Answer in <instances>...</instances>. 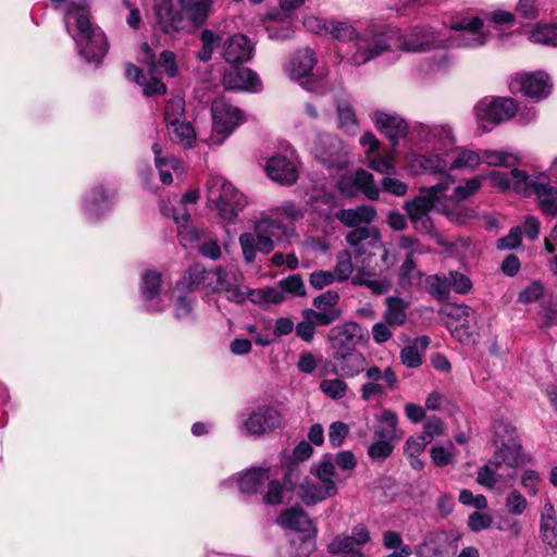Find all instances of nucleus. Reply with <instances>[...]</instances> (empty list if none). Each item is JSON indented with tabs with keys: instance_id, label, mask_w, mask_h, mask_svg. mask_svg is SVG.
<instances>
[{
	"instance_id": "f257e3e1",
	"label": "nucleus",
	"mask_w": 557,
	"mask_h": 557,
	"mask_svg": "<svg viewBox=\"0 0 557 557\" xmlns=\"http://www.w3.org/2000/svg\"><path fill=\"white\" fill-rule=\"evenodd\" d=\"M409 137L417 151L405 156L406 169L414 175L444 173L446 158L456 144L453 126L448 123L418 122L411 126Z\"/></svg>"
},
{
	"instance_id": "f03ea898",
	"label": "nucleus",
	"mask_w": 557,
	"mask_h": 557,
	"mask_svg": "<svg viewBox=\"0 0 557 557\" xmlns=\"http://www.w3.org/2000/svg\"><path fill=\"white\" fill-rule=\"evenodd\" d=\"M63 14L67 34L88 63L99 64L108 52L106 34L90 20L89 0H51Z\"/></svg>"
},
{
	"instance_id": "7ed1b4c3",
	"label": "nucleus",
	"mask_w": 557,
	"mask_h": 557,
	"mask_svg": "<svg viewBox=\"0 0 557 557\" xmlns=\"http://www.w3.org/2000/svg\"><path fill=\"white\" fill-rule=\"evenodd\" d=\"M181 9L175 8L173 0H153V29L171 39L184 32L187 25L193 28L202 26L211 11L214 0H178Z\"/></svg>"
},
{
	"instance_id": "20e7f679",
	"label": "nucleus",
	"mask_w": 557,
	"mask_h": 557,
	"mask_svg": "<svg viewBox=\"0 0 557 557\" xmlns=\"http://www.w3.org/2000/svg\"><path fill=\"white\" fill-rule=\"evenodd\" d=\"M515 22V14L505 10H495L485 14L484 18L467 12L454 16L449 27L457 32L458 48L478 49L495 37H503L502 27Z\"/></svg>"
},
{
	"instance_id": "39448f33",
	"label": "nucleus",
	"mask_w": 557,
	"mask_h": 557,
	"mask_svg": "<svg viewBox=\"0 0 557 557\" xmlns=\"http://www.w3.org/2000/svg\"><path fill=\"white\" fill-rule=\"evenodd\" d=\"M346 242L354 249L355 258L358 263L356 274L351 283L356 286H364L374 295H383L392 287V282L387 277H377V273L370 267V262L364 257L367 246L381 248V237L376 230L369 227H357L346 235Z\"/></svg>"
},
{
	"instance_id": "423d86ee",
	"label": "nucleus",
	"mask_w": 557,
	"mask_h": 557,
	"mask_svg": "<svg viewBox=\"0 0 557 557\" xmlns=\"http://www.w3.org/2000/svg\"><path fill=\"white\" fill-rule=\"evenodd\" d=\"M288 227L270 210L262 212L253 222V232L242 233L238 243L246 263H253L258 253L269 255L288 236Z\"/></svg>"
},
{
	"instance_id": "0eeeda50",
	"label": "nucleus",
	"mask_w": 557,
	"mask_h": 557,
	"mask_svg": "<svg viewBox=\"0 0 557 557\" xmlns=\"http://www.w3.org/2000/svg\"><path fill=\"white\" fill-rule=\"evenodd\" d=\"M382 547L391 552L383 557H453L447 544V536L442 531L426 533L413 548L406 544L401 533L385 530L382 533Z\"/></svg>"
},
{
	"instance_id": "6e6552de",
	"label": "nucleus",
	"mask_w": 557,
	"mask_h": 557,
	"mask_svg": "<svg viewBox=\"0 0 557 557\" xmlns=\"http://www.w3.org/2000/svg\"><path fill=\"white\" fill-rule=\"evenodd\" d=\"M515 191L525 198H534L540 211L550 218H557V183L544 172L515 171Z\"/></svg>"
},
{
	"instance_id": "1a4fd4ad",
	"label": "nucleus",
	"mask_w": 557,
	"mask_h": 557,
	"mask_svg": "<svg viewBox=\"0 0 557 557\" xmlns=\"http://www.w3.org/2000/svg\"><path fill=\"white\" fill-rule=\"evenodd\" d=\"M454 183V177L447 175L434 186L422 188L419 196L406 202L405 210L418 231L423 233L431 231L432 223L428 212L432 209L443 211L448 218H453V211H450L446 205L442 203V201L443 197L446 196V191L450 189Z\"/></svg>"
},
{
	"instance_id": "9d476101",
	"label": "nucleus",
	"mask_w": 557,
	"mask_h": 557,
	"mask_svg": "<svg viewBox=\"0 0 557 557\" xmlns=\"http://www.w3.org/2000/svg\"><path fill=\"white\" fill-rule=\"evenodd\" d=\"M206 190L209 208L227 223L235 222L248 205L247 197L221 175H211L207 181Z\"/></svg>"
},
{
	"instance_id": "9b49d317",
	"label": "nucleus",
	"mask_w": 557,
	"mask_h": 557,
	"mask_svg": "<svg viewBox=\"0 0 557 557\" xmlns=\"http://www.w3.org/2000/svg\"><path fill=\"white\" fill-rule=\"evenodd\" d=\"M397 38V28L369 25L360 29L349 62L355 66L366 64L395 47Z\"/></svg>"
},
{
	"instance_id": "f8f14e48",
	"label": "nucleus",
	"mask_w": 557,
	"mask_h": 557,
	"mask_svg": "<svg viewBox=\"0 0 557 557\" xmlns=\"http://www.w3.org/2000/svg\"><path fill=\"white\" fill-rule=\"evenodd\" d=\"M211 133L206 139L209 146L223 145L247 121L246 113L224 98L212 101Z\"/></svg>"
},
{
	"instance_id": "ddd939ff",
	"label": "nucleus",
	"mask_w": 557,
	"mask_h": 557,
	"mask_svg": "<svg viewBox=\"0 0 557 557\" xmlns=\"http://www.w3.org/2000/svg\"><path fill=\"white\" fill-rule=\"evenodd\" d=\"M493 444L496 450L493 463H506L516 469L524 462L521 444L516 428L508 421L496 420L492 426Z\"/></svg>"
},
{
	"instance_id": "4468645a",
	"label": "nucleus",
	"mask_w": 557,
	"mask_h": 557,
	"mask_svg": "<svg viewBox=\"0 0 557 557\" xmlns=\"http://www.w3.org/2000/svg\"><path fill=\"white\" fill-rule=\"evenodd\" d=\"M517 112V102L509 97H485L473 108L478 127L483 132H491L497 125L510 120Z\"/></svg>"
},
{
	"instance_id": "2eb2a0df",
	"label": "nucleus",
	"mask_w": 557,
	"mask_h": 557,
	"mask_svg": "<svg viewBox=\"0 0 557 557\" xmlns=\"http://www.w3.org/2000/svg\"><path fill=\"white\" fill-rule=\"evenodd\" d=\"M397 37L395 48L411 52L458 47L457 33L449 38H444L430 26H414L405 34L397 29Z\"/></svg>"
},
{
	"instance_id": "dca6fc26",
	"label": "nucleus",
	"mask_w": 557,
	"mask_h": 557,
	"mask_svg": "<svg viewBox=\"0 0 557 557\" xmlns=\"http://www.w3.org/2000/svg\"><path fill=\"white\" fill-rule=\"evenodd\" d=\"M312 151L315 159L331 175L339 173L349 164V149L336 135H319L314 141Z\"/></svg>"
},
{
	"instance_id": "f3484780",
	"label": "nucleus",
	"mask_w": 557,
	"mask_h": 557,
	"mask_svg": "<svg viewBox=\"0 0 557 557\" xmlns=\"http://www.w3.org/2000/svg\"><path fill=\"white\" fill-rule=\"evenodd\" d=\"M282 412L272 405H259L248 413H243L238 420V430L245 436L260 437L281 428Z\"/></svg>"
},
{
	"instance_id": "a211bd4d",
	"label": "nucleus",
	"mask_w": 557,
	"mask_h": 557,
	"mask_svg": "<svg viewBox=\"0 0 557 557\" xmlns=\"http://www.w3.org/2000/svg\"><path fill=\"white\" fill-rule=\"evenodd\" d=\"M209 293H223L227 300L236 304H243L247 298V289L243 284L240 276L232 268L218 267L211 271Z\"/></svg>"
},
{
	"instance_id": "6ab92c4d",
	"label": "nucleus",
	"mask_w": 557,
	"mask_h": 557,
	"mask_svg": "<svg viewBox=\"0 0 557 557\" xmlns=\"http://www.w3.org/2000/svg\"><path fill=\"white\" fill-rule=\"evenodd\" d=\"M338 301V293L327 290L313 299L314 309H305L302 317L306 320L317 322L319 326L330 325L342 315V309L337 306Z\"/></svg>"
},
{
	"instance_id": "aec40b11",
	"label": "nucleus",
	"mask_w": 557,
	"mask_h": 557,
	"mask_svg": "<svg viewBox=\"0 0 557 557\" xmlns=\"http://www.w3.org/2000/svg\"><path fill=\"white\" fill-rule=\"evenodd\" d=\"M509 88L512 92H520L523 96L540 101L546 98L552 88L549 77L545 72L517 74L511 78Z\"/></svg>"
},
{
	"instance_id": "412c9836",
	"label": "nucleus",
	"mask_w": 557,
	"mask_h": 557,
	"mask_svg": "<svg viewBox=\"0 0 557 557\" xmlns=\"http://www.w3.org/2000/svg\"><path fill=\"white\" fill-rule=\"evenodd\" d=\"M115 193L102 185L88 189L82 200V210L89 221H98L107 215L114 206Z\"/></svg>"
},
{
	"instance_id": "4be33fe9",
	"label": "nucleus",
	"mask_w": 557,
	"mask_h": 557,
	"mask_svg": "<svg viewBox=\"0 0 557 557\" xmlns=\"http://www.w3.org/2000/svg\"><path fill=\"white\" fill-rule=\"evenodd\" d=\"M364 376L367 382L361 386L360 394L366 401L385 395L388 389H395L398 383L397 375L391 367L381 370L372 366L366 370Z\"/></svg>"
},
{
	"instance_id": "5701e85b",
	"label": "nucleus",
	"mask_w": 557,
	"mask_h": 557,
	"mask_svg": "<svg viewBox=\"0 0 557 557\" xmlns=\"http://www.w3.org/2000/svg\"><path fill=\"white\" fill-rule=\"evenodd\" d=\"M362 338L361 326L351 321L332 327L327 334V342L334 352L352 351Z\"/></svg>"
},
{
	"instance_id": "b1692460",
	"label": "nucleus",
	"mask_w": 557,
	"mask_h": 557,
	"mask_svg": "<svg viewBox=\"0 0 557 557\" xmlns=\"http://www.w3.org/2000/svg\"><path fill=\"white\" fill-rule=\"evenodd\" d=\"M268 177L282 185H293L298 178V169L293 151L289 154H274L267 160Z\"/></svg>"
},
{
	"instance_id": "393cba45",
	"label": "nucleus",
	"mask_w": 557,
	"mask_h": 557,
	"mask_svg": "<svg viewBox=\"0 0 557 557\" xmlns=\"http://www.w3.org/2000/svg\"><path fill=\"white\" fill-rule=\"evenodd\" d=\"M273 470L271 467L250 468L245 472L224 480L222 486L228 487L236 483L242 494L252 495L258 493L263 487L265 481L273 476Z\"/></svg>"
},
{
	"instance_id": "a878e982",
	"label": "nucleus",
	"mask_w": 557,
	"mask_h": 557,
	"mask_svg": "<svg viewBox=\"0 0 557 557\" xmlns=\"http://www.w3.org/2000/svg\"><path fill=\"white\" fill-rule=\"evenodd\" d=\"M223 86L228 90L258 91L261 87V81L257 73L250 69L231 64V67L224 73Z\"/></svg>"
},
{
	"instance_id": "bb28decb",
	"label": "nucleus",
	"mask_w": 557,
	"mask_h": 557,
	"mask_svg": "<svg viewBox=\"0 0 557 557\" xmlns=\"http://www.w3.org/2000/svg\"><path fill=\"white\" fill-rule=\"evenodd\" d=\"M162 275L156 270H148L141 276V297L148 311H161L165 307L160 296Z\"/></svg>"
},
{
	"instance_id": "cd10ccee",
	"label": "nucleus",
	"mask_w": 557,
	"mask_h": 557,
	"mask_svg": "<svg viewBox=\"0 0 557 557\" xmlns=\"http://www.w3.org/2000/svg\"><path fill=\"white\" fill-rule=\"evenodd\" d=\"M352 188L348 186L349 181L343 178L338 183L339 189L348 195H352L355 191L362 193L368 199L376 200L380 197V188L374 181V176L362 169H359L350 178Z\"/></svg>"
},
{
	"instance_id": "c85d7f7f",
	"label": "nucleus",
	"mask_w": 557,
	"mask_h": 557,
	"mask_svg": "<svg viewBox=\"0 0 557 557\" xmlns=\"http://www.w3.org/2000/svg\"><path fill=\"white\" fill-rule=\"evenodd\" d=\"M161 210L165 216L172 218L177 224L180 243L185 248H191L200 240L199 231L188 224L190 215L186 209L181 208L180 211H177L175 208L163 206Z\"/></svg>"
},
{
	"instance_id": "c756f323",
	"label": "nucleus",
	"mask_w": 557,
	"mask_h": 557,
	"mask_svg": "<svg viewBox=\"0 0 557 557\" xmlns=\"http://www.w3.org/2000/svg\"><path fill=\"white\" fill-rule=\"evenodd\" d=\"M480 163H482V150L476 151L462 146L458 147L455 144L449 157L446 158L447 166L445 172L441 175H444L443 178H445L447 175H450L448 171L474 170Z\"/></svg>"
},
{
	"instance_id": "7c9ffc66",
	"label": "nucleus",
	"mask_w": 557,
	"mask_h": 557,
	"mask_svg": "<svg viewBox=\"0 0 557 557\" xmlns=\"http://www.w3.org/2000/svg\"><path fill=\"white\" fill-rule=\"evenodd\" d=\"M373 122L376 128L389 139L393 146H396L399 139L406 135L407 123L397 114L376 111L373 113Z\"/></svg>"
},
{
	"instance_id": "2f4dec72",
	"label": "nucleus",
	"mask_w": 557,
	"mask_h": 557,
	"mask_svg": "<svg viewBox=\"0 0 557 557\" xmlns=\"http://www.w3.org/2000/svg\"><path fill=\"white\" fill-rule=\"evenodd\" d=\"M211 271H207L201 264L190 265L177 282L175 293H191L196 289H203L209 293Z\"/></svg>"
},
{
	"instance_id": "473e14b6",
	"label": "nucleus",
	"mask_w": 557,
	"mask_h": 557,
	"mask_svg": "<svg viewBox=\"0 0 557 557\" xmlns=\"http://www.w3.org/2000/svg\"><path fill=\"white\" fill-rule=\"evenodd\" d=\"M253 46L242 34L231 36L223 45V58L230 64L243 63L251 59Z\"/></svg>"
},
{
	"instance_id": "72a5a7b5",
	"label": "nucleus",
	"mask_w": 557,
	"mask_h": 557,
	"mask_svg": "<svg viewBox=\"0 0 557 557\" xmlns=\"http://www.w3.org/2000/svg\"><path fill=\"white\" fill-rule=\"evenodd\" d=\"M311 473L320 482L321 486L331 497L338 493V485L344 481L341 473L336 471L335 465L330 458H324L318 462L311 470Z\"/></svg>"
},
{
	"instance_id": "f704fd0d",
	"label": "nucleus",
	"mask_w": 557,
	"mask_h": 557,
	"mask_svg": "<svg viewBox=\"0 0 557 557\" xmlns=\"http://www.w3.org/2000/svg\"><path fill=\"white\" fill-rule=\"evenodd\" d=\"M333 359L336 366L332 372L341 373L344 377H354L364 369L366 358L356 350L346 352H333Z\"/></svg>"
},
{
	"instance_id": "c9c22d12",
	"label": "nucleus",
	"mask_w": 557,
	"mask_h": 557,
	"mask_svg": "<svg viewBox=\"0 0 557 557\" xmlns=\"http://www.w3.org/2000/svg\"><path fill=\"white\" fill-rule=\"evenodd\" d=\"M522 160L523 154L512 147L482 150V163H485L490 166L517 169L516 166L520 164Z\"/></svg>"
},
{
	"instance_id": "e433bc0d",
	"label": "nucleus",
	"mask_w": 557,
	"mask_h": 557,
	"mask_svg": "<svg viewBox=\"0 0 557 557\" xmlns=\"http://www.w3.org/2000/svg\"><path fill=\"white\" fill-rule=\"evenodd\" d=\"M317 60L311 49L297 51L285 66V72L292 79H301L309 75Z\"/></svg>"
},
{
	"instance_id": "4c0bfd02",
	"label": "nucleus",
	"mask_w": 557,
	"mask_h": 557,
	"mask_svg": "<svg viewBox=\"0 0 557 557\" xmlns=\"http://www.w3.org/2000/svg\"><path fill=\"white\" fill-rule=\"evenodd\" d=\"M484 180V176H476L468 180L463 185H458L453 188V193L450 195H447L443 197V200H445L447 203V208L453 211V218L451 220H456L460 222L459 218L455 213V207L460 202L466 200L467 198L474 195L481 187L482 181Z\"/></svg>"
},
{
	"instance_id": "58836bf2",
	"label": "nucleus",
	"mask_w": 557,
	"mask_h": 557,
	"mask_svg": "<svg viewBox=\"0 0 557 557\" xmlns=\"http://www.w3.org/2000/svg\"><path fill=\"white\" fill-rule=\"evenodd\" d=\"M277 523L287 530L307 532L312 528V521L300 507L285 509L278 517Z\"/></svg>"
},
{
	"instance_id": "ea45409f",
	"label": "nucleus",
	"mask_w": 557,
	"mask_h": 557,
	"mask_svg": "<svg viewBox=\"0 0 557 557\" xmlns=\"http://www.w3.org/2000/svg\"><path fill=\"white\" fill-rule=\"evenodd\" d=\"M430 345L428 336L416 337L400 351V360L408 368H418L422 364L423 355Z\"/></svg>"
},
{
	"instance_id": "a19ab883",
	"label": "nucleus",
	"mask_w": 557,
	"mask_h": 557,
	"mask_svg": "<svg viewBox=\"0 0 557 557\" xmlns=\"http://www.w3.org/2000/svg\"><path fill=\"white\" fill-rule=\"evenodd\" d=\"M376 215V211L371 206H359L354 209H342L336 213V218L346 226L354 227L361 224H370Z\"/></svg>"
},
{
	"instance_id": "79ce46f5",
	"label": "nucleus",
	"mask_w": 557,
	"mask_h": 557,
	"mask_svg": "<svg viewBox=\"0 0 557 557\" xmlns=\"http://www.w3.org/2000/svg\"><path fill=\"white\" fill-rule=\"evenodd\" d=\"M336 113L338 127L348 135H355L359 129V122L351 101L347 98H338Z\"/></svg>"
},
{
	"instance_id": "37998d69",
	"label": "nucleus",
	"mask_w": 557,
	"mask_h": 557,
	"mask_svg": "<svg viewBox=\"0 0 557 557\" xmlns=\"http://www.w3.org/2000/svg\"><path fill=\"white\" fill-rule=\"evenodd\" d=\"M166 127L171 141L183 148H191L197 140L195 128L189 122L174 121Z\"/></svg>"
},
{
	"instance_id": "c03bdc74",
	"label": "nucleus",
	"mask_w": 557,
	"mask_h": 557,
	"mask_svg": "<svg viewBox=\"0 0 557 557\" xmlns=\"http://www.w3.org/2000/svg\"><path fill=\"white\" fill-rule=\"evenodd\" d=\"M379 426L374 431L375 437H382L389 441H397L403 436V431L398 428V416L396 412L385 409L377 418Z\"/></svg>"
},
{
	"instance_id": "a18cd8bd",
	"label": "nucleus",
	"mask_w": 557,
	"mask_h": 557,
	"mask_svg": "<svg viewBox=\"0 0 557 557\" xmlns=\"http://www.w3.org/2000/svg\"><path fill=\"white\" fill-rule=\"evenodd\" d=\"M386 309L384 320L389 325L400 326L407 320V309L409 302L398 296H389L385 299Z\"/></svg>"
},
{
	"instance_id": "49530a36",
	"label": "nucleus",
	"mask_w": 557,
	"mask_h": 557,
	"mask_svg": "<svg viewBox=\"0 0 557 557\" xmlns=\"http://www.w3.org/2000/svg\"><path fill=\"white\" fill-rule=\"evenodd\" d=\"M533 44L557 48V23H536L528 32Z\"/></svg>"
},
{
	"instance_id": "de8ad7c7",
	"label": "nucleus",
	"mask_w": 557,
	"mask_h": 557,
	"mask_svg": "<svg viewBox=\"0 0 557 557\" xmlns=\"http://www.w3.org/2000/svg\"><path fill=\"white\" fill-rule=\"evenodd\" d=\"M152 151L154 154V163L160 173V180L163 184H171L173 176L171 170H177L181 161L174 156H162V148L159 144H153Z\"/></svg>"
},
{
	"instance_id": "09e8293b",
	"label": "nucleus",
	"mask_w": 557,
	"mask_h": 557,
	"mask_svg": "<svg viewBox=\"0 0 557 557\" xmlns=\"http://www.w3.org/2000/svg\"><path fill=\"white\" fill-rule=\"evenodd\" d=\"M298 495L300 499L307 505L312 506L326 498H330V494L325 492V488L321 486L320 482L306 478L299 485Z\"/></svg>"
},
{
	"instance_id": "8fccbe9b",
	"label": "nucleus",
	"mask_w": 557,
	"mask_h": 557,
	"mask_svg": "<svg viewBox=\"0 0 557 557\" xmlns=\"http://www.w3.org/2000/svg\"><path fill=\"white\" fill-rule=\"evenodd\" d=\"M360 23L355 22L351 23L346 20H331V23L329 25V32L326 36H331L334 39L341 40V41H355L359 35Z\"/></svg>"
},
{
	"instance_id": "3c124183",
	"label": "nucleus",
	"mask_w": 557,
	"mask_h": 557,
	"mask_svg": "<svg viewBox=\"0 0 557 557\" xmlns=\"http://www.w3.org/2000/svg\"><path fill=\"white\" fill-rule=\"evenodd\" d=\"M247 298H249L250 301L256 305L269 307L271 305H278L283 302L285 296L281 288L264 287L257 289H247Z\"/></svg>"
},
{
	"instance_id": "603ef678",
	"label": "nucleus",
	"mask_w": 557,
	"mask_h": 557,
	"mask_svg": "<svg viewBox=\"0 0 557 557\" xmlns=\"http://www.w3.org/2000/svg\"><path fill=\"white\" fill-rule=\"evenodd\" d=\"M364 164L376 173L387 175H395L397 172L396 158L393 152L374 153L364 159Z\"/></svg>"
},
{
	"instance_id": "864d4df0",
	"label": "nucleus",
	"mask_w": 557,
	"mask_h": 557,
	"mask_svg": "<svg viewBox=\"0 0 557 557\" xmlns=\"http://www.w3.org/2000/svg\"><path fill=\"white\" fill-rule=\"evenodd\" d=\"M421 273L416 269L412 252H408L406 260L399 268V284L407 289L419 283Z\"/></svg>"
},
{
	"instance_id": "5fc2aeb1",
	"label": "nucleus",
	"mask_w": 557,
	"mask_h": 557,
	"mask_svg": "<svg viewBox=\"0 0 557 557\" xmlns=\"http://www.w3.org/2000/svg\"><path fill=\"white\" fill-rule=\"evenodd\" d=\"M351 259V253L348 250L338 252L336 265L334 271H332L337 282H345L349 277L352 278L354 264Z\"/></svg>"
},
{
	"instance_id": "6e6d98bb",
	"label": "nucleus",
	"mask_w": 557,
	"mask_h": 557,
	"mask_svg": "<svg viewBox=\"0 0 557 557\" xmlns=\"http://www.w3.org/2000/svg\"><path fill=\"white\" fill-rule=\"evenodd\" d=\"M320 391L332 399H342L348 392V384L342 379H324L320 382Z\"/></svg>"
},
{
	"instance_id": "4d7b16f0",
	"label": "nucleus",
	"mask_w": 557,
	"mask_h": 557,
	"mask_svg": "<svg viewBox=\"0 0 557 557\" xmlns=\"http://www.w3.org/2000/svg\"><path fill=\"white\" fill-rule=\"evenodd\" d=\"M504 466L507 467L506 463H493V458H492L488 461V463H486L485 466L480 468V470L478 472V476H476L478 483L487 488H493L498 481V476H499L498 471Z\"/></svg>"
},
{
	"instance_id": "13d9d810",
	"label": "nucleus",
	"mask_w": 557,
	"mask_h": 557,
	"mask_svg": "<svg viewBox=\"0 0 557 557\" xmlns=\"http://www.w3.org/2000/svg\"><path fill=\"white\" fill-rule=\"evenodd\" d=\"M332 461L334 462L335 468L337 467L341 470V478L343 480L351 475L358 463L355 454L350 450H342L337 453Z\"/></svg>"
},
{
	"instance_id": "bf43d9fd",
	"label": "nucleus",
	"mask_w": 557,
	"mask_h": 557,
	"mask_svg": "<svg viewBox=\"0 0 557 557\" xmlns=\"http://www.w3.org/2000/svg\"><path fill=\"white\" fill-rule=\"evenodd\" d=\"M426 288L429 293L438 298L445 299L449 295V283L448 277L446 275H430L425 280Z\"/></svg>"
},
{
	"instance_id": "052dcab7",
	"label": "nucleus",
	"mask_w": 557,
	"mask_h": 557,
	"mask_svg": "<svg viewBox=\"0 0 557 557\" xmlns=\"http://www.w3.org/2000/svg\"><path fill=\"white\" fill-rule=\"evenodd\" d=\"M221 39V36L215 35L211 29L202 30L200 35L202 47L197 54L198 59L203 62L209 61L212 58L214 48L220 44Z\"/></svg>"
},
{
	"instance_id": "680f3d73",
	"label": "nucleus",
	"mask_w": 557,
	"mask_h": 557,
	"mask_svg": "<svg viewBox=\"0 0 557 557\" xmlns=\"http://www.w3.org/2000/svg\"><path fill=\"white\" fill-rule=\"evenodd\" d=\"M515 171H520L519 169H512L509 173H504L500 171H491L484 178H487L491 185L500 191H507L509 189L515 190V177L512 173Z\"/></svg>"
},
{
	"instance_id": "e2e57ef3",
	"label": "nucleus",
	"mask_w": 557,
	"mask_h": 557,
	"mask_svg": "<svg viewBox=\"0 0 557 557\" xmlns=\"http://www.w3.org/2000/svg\"><path fill=\"white\" fill-rule=\"evenodd\" d=\"M376 441L372 443L368 448V456L373 461H383L388 458L393 450L394 444L393 441L375 437Z\"/></svg>"
},
{
	"instance_id": "0e129e2a",
	"label": "nucleus",
	"mask_w": 557,
	"mask_h": 557,
	"mask_svg": "<svg viewBox=\"0 0 557 557\" xmlns=\"http://www.w3.org/2000/svg\"><path fill=\"white\" fill-rule=\"evenodd\" d=\"M273 476H271L268 482V490L265 494L263 495V502L267 505H277L283 502L284 493L286 491L285 484H282L278 480H276V473H273Z\"/></svg>"
},
{
	"instance_id": "69168bd1",
	"label": "nucleus",
	"mask_w": 557,
	"mask_h": 557,
	"mask_svg": "<svg viewBox=\"0 0 557 557\" xmlns=\"http://www.w3.org/2000/svg\"><path fill=\"white\" fill-rule=\"evenodd\" d=\"M355 545L350 535H338L329 544L327 550L333 555L351 556L356 552H361L359 548H354Z\"/></svg>"
},
{
	"instance_id": "338daca9",
	"label": "nucleus",
	"mask_w": 557,
	"mask_h": 557,
	"mask_svg": "<svg viewBox=\"0 0 557 557\" xmlns=\"http://www.w3.org/2000/svg\"><path fill=\"white\" fill-rule=\"evenodd\" d=\"M420 434L430 444L435 437L444 436L446 428L440 418L431 417L423 424V431Z\"/></svg>"
},
{
	"instance_id": "774afa93",
	"label": "nucleus",
	"mask_w": 557,
	"mask_h": 557,
	"mask_svg": "<svg viewBox=\"0 0 557 557\" xmlns=\"http://www.w3.org/2000/svg\"><path fill=\"white\" fill-rule=\"evenodd\" d=\"M185 113V101L182 97H173L171 98L164 110V120L168 124L174 121H182L181 117L184 116Z\"/></svg>"
}]
</instances>
